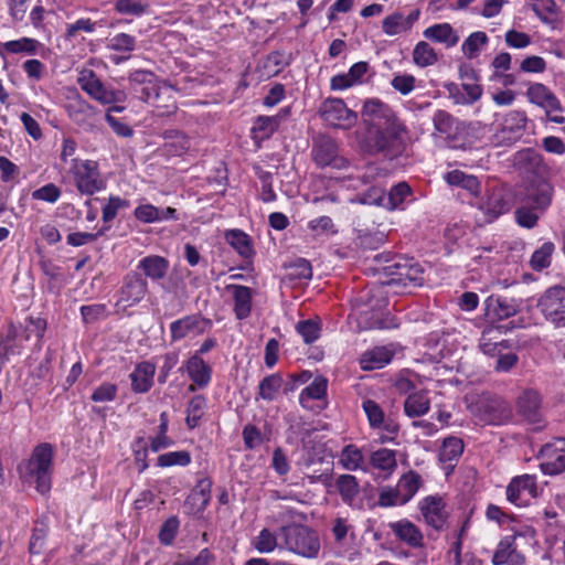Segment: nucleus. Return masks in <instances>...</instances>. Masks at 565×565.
Masks as SVG:
<instances>
[{
  "label": "nucleus",
  "mask_w": 565,
  "mask_h": 565,
  "mask_svg": "<svg viewBox=\"0 0 565 565\" xmlns=\"http://www.w3.org/2000/svg\"><path fill=\"white\" fill-rule=\"evenodd\" d=\"M430 401L425 392L409 394L404 402V411L408 417H419L428 413Z\"/></svg>",
  "instance_id": "42"
},
{
  "label": "nucleus",
  "mask_w": 565,
  "mask_h": 565,
  "mask_svg": "<svg viewBox=\"0 0 565 565\" xmlns=\"http://www.w3.org/2000/svg\"><path fill=\"white\" fill-rule=\"evenodd\" d=\"M226 290L232 292L234 300V313L238 320H244L250 316L253 289L243 285H227Z\"/></svg>",
  "instance_id": "25"
},
{
  "label": "nucleus",
  "mask_w": 565,
  "mask_h": 565,
  "mask_svg": "<svg viewBox=\"0 0 565 565\" xmlns=\"http://www.w3.org/2000/svg\"><path fill=\"white\" fill-rule=\"evenodd\" d=\"M206 406V399L202 395H196L191 398L186 408V425L189 428L198 426L201 417L203 416L204 408Z\"/></svg>",
  "instance_id": "54"
},
{
  "label": "nucleus",
  "mask_w": 565,
  "mask_h": 565,
  "mask_svg": "<svg viewBox=\"0 0 565 565\" xmlns=\"http://www.w3.org/2000/svg\"><path fill=\"white\" fill-rule=\"evenodd\" d=\"M463 452V441L458 437H447L444 439L439 450V461L445 470H452Z\"/></svg>",
  "instance_id": "29"
},
{
  "label": "nucleus",
  "mask_w": 565,
  "mask_h": 565,
  "mask_svg": "<svg viewBox=\"0 0 565 565\" xmlns=\"http://www.w3.org/2000/svg\"><path fill=\"white\" fill-rule=\"evenodd\" d=\"M412 196V189L406 182H399L393 186L387 195L381 193L375 200L376 204L383 205L390 210L399 207L408 198Z\"/></svg>",
  "instance_id": "33"
},
{
  "label": "nucleus",
  "mask_w": 565,
  "mask_h": 565,
  "mask_svg": "<svg viewBox=\"0 0 565 565\" xmlns=\"http://www.w3.org/2000/svg\"><path fill=\"white\" fill-rule=\"evenodd\" d=\"M279 118L276 116H258L252 128L255 138L268 139L278 129Z\"/></svg>",
  "instance_id": "48"
},
{
  "label": "nucleus",
  "mask_w": 565,
  "mask_h": 565,
  "mask_svg": "<svg viewBox=\"0 0 565 565\" xmlns=\"http://www.w3.org/2000/svg\"><path fill=\"white\" fill-rule=\"evenodd\" d=\"M117 392L116 384L104 382L93 391L90 399L95 403L111 402L116 398Z\"/></svg>",
  "instance_id": "64"
},
{
  "label": "nucleus",
  "mask_w": 565,
  "mask_h": 565,
  "mask_svg": "<svg viewBox=\"0 0 565 565\" xmlns=\"http://www.w3.org/2000/svg\"><path fill=\"white\" fill-rule=\"evenodd\" d=\"M488 41L489 39L484 32H473L463 41L461 45L462 53L468 58H475L478 56L481 47H483Z\"/></svg>",
  "instance_id": "51"
},
{
  "label": "nucleus",
  "mask_w": 565,
  "mask_h": 565,
  "mask_svg": "<svg viewBox=\"0 0 565 565\" xmlns=\"http://www.w3.org/2000/svg\"><path fill=\"white\" fill-rule=\"evenodd\" d=\"M147 0H116L114 10L124 15L140 17L148 11Z\"/></svg>",
  "instance_id": "50"
},
{
  "label": "nucleus",
  "mask_w": 565,
  "mask_h": 565,
  "mask_svg": "<svg viewBox=\"0 0 565 565\" xmlns=\"http://www.w3.org/2000/svg\"><path fill=\"white\" fill-rule=\"evenodd\" d=\"M475 221L478 226L493 223L501 215L510 211L511 204L507 194L500 188L488 189L476 204Z\"/></svg>",
  "instance_id": "5"
},
{
  "label": "nucleus",
  "mask_w": 565,
  "mask_h": 565,
  "mask_svg": "<svg viewBox=\"0 0 565 565\" xmlns=\"http://www.w3.org/2000/svg\"><path fill=\"white\" fill-rule=\"evenodd\" d=\"M71 172L77 190L83 194H94L106 185L100 178L96 161L72 159Z\"/></svg>",
  "instance_id": "7"
},
{
  "label": "nucleus",
  "mask_w": 565,
  "mask_h": 565,
  "mask_svg": "<svg viewBox=\"0 0 565 565\" xmlns=\"http://www.w3.org/2000/svg\"><path fill=\"white\" fill-rule=\"evenodd\" d=\"M383 273L388 279L384 282L387 286L407 287L420 286L424 282V270L422 266L412 258L394 256L386 260Z\"/></svg>",
  "instance_id": "4"
},
{
  "label": "nucleus",
  "mask_w": 565,
  "mask_h": 565,
  "mask_svg": "<svg viewBox=\"0 0 565 565\" xmlns=\"http://www.w3.org/2000/svg\"><path fill=\"white\" fill-rule=\"evenodd\" d=\"M395 536L411 547H422L424 537L419 529L408 520H399L388 524Z\"/></svg>",
  "instance_id": "27"
},
{
  "label": "nucleus",
  "mask_w": 565,
  "mask_h": 565,
  "mask_svg": "<svg viewBox=\"0 0 565 565\" xmlns=\"http://www.w3.org/2000/svg\"><path fill=\"white\" fill-rule=\"evenodd\" d=\"M425 522L435 530H441L447 522L448 512L441 497L429 495L419 503Z\"/></svg>",
  "instance_id": "20"
},
{
  "label": "nucleus",
  "mask_w": 565,
  "mask_h": 565,
  "mask_svg": "<svg viewBox=\"0 0 565 565\" xmlns=\"http://www.w3.org/2000/svg\"><path fill=\"white\" fill-rule=\"evenodd\" d=\"M39 47H41V43L38 40L32 38H21L4 43L0 42V55L2 57H6L8 53L34 55Z\"/></svg>",
  "instance_id": "34"
},
{
  "label": "nucleus",
  "mask_w": 565,
  "mask_h": 565,
  "mask_svg": "<svg viewBox=\"0 0 565 565\" xmlns=\"http://www.w3.org/2000/svg\"><path fill=\"white\" fill-rule=\"evenodd\" d=\"M526 96L532 104L545 108L546 105L556 97V95L544 84L534 83L526 90Z\"/></svg>",
  "instance_id": "49"
},
{
  "label": "nucleus",
  "mask_w": 565,
  "mask_h": 565,
  "mask_svg": "<svg viewBox=\"0 0 565 565\" xmlns=\"http://www.w3.org/2000/svg\"><path fill=\"white\" fill-rule=\"evenodd\" d=\"M438 57L435 50L424 41H420L416 44L413 51V61L416 65L420 67H426L434 65L437 62Z\"/></svg>",
  "instance_id": "53"
},
{
  "label": "nucleus",
  "mask_w": 565,
  "mask_h": 565,
  "mask_svg": "<svg viewBox=\"0 0 565 565\" xmlns=\"http://www.w3.org/2000/svg\"><path fill=\"white\" fill-rule=\"evenodd\" d=\"M526 115L521 110H511L502 119L500 129L492 136L494 146H510L519 140L526 126Z\"/></svg>",
  "instance_id": "12"
},
{
  "label": "nucleus",
  "mask_w": 565,
  "mask_h": 565,
  "mask_svg": "<svg viewBox=\"0 0 565 565\" xmlns=\"http://www.w3.org/2000/svg\"><path fill=\"white\" fill-rule=\"evenodd\" d=\"M185 367L189 377L193 381L189 387L190 391H195V385L200 388L206 387L211 382L212 369L198 354H193L186 361Z\"/></svg>",
  "instance_id": "24"
},
{
  "label": "nucleus",
  "mask_w": 565,
  "mask_h": 565,
  "mask_svg": "<svg viewBox=\"0 0 565 565\" xmlns=\"http://www.w3.org/2000/svg\"><path fill=\"white\" fill-rule=\"evenodd\" d=\"M327 387L328 381L324 377H316L312 383L305 387L300 393L299 403L302 407H308V401L321 399L327 393Z\"/></svg>",
  "instance_id": "47"
},
{
  "label": "nucleus",
  "mask_w": 565,
  "mask_h": 565,
  "mask_svg": "<svg viewBox=\"0 0 565 565\" xmlns=\"http://www.w3.org/2000/svg\"><path fill=\"white\" fill-rule=\"evenodd\" d=\"M284 547L307 558H316L320 551V540L316 531L301 524H288L279 529Z\"/></svg>",
  "instance_id": "3"
},
{
  "label": "nucleus",
  "mask_w": 565,
  "mask_h": 565,
  "mask_svg": "<svg viewBox=\"0 0 565 565\" xmlns=\"http://www.w3.org/2000/svg\"><path fill=\"white\" fill-rule=\"evenodd\" d=\"M68 117L76 124L81 129L90 131L95 127L94 116L96 114L95 108L83 99H78L67 106Z\"/></svg>",
  "instance_id": "26"
},
{
  "label": "nucleus",
  "mask_w": 565,
  "mask_h": 565,
  "mask_svg": "<svg viewBox=\"0 0 565 565\" xmlns=\"http://www.w3.org/2000/svg\"><path fill=\"white\" fill-rule=\"evenodd\" d=\"M137 93L142 102L153 105L160 116H168L177 110L173 88L157 78L140 87Z\"/></svg>",
  "instance_id": "6"
},
{
  "label": "nucleus",
  "mask_w": 565,
  "mask_h": 565,
  "mask_svg": "<svg viewBox=\"0 0 565 565\" xmlns=\"http://www.w3.org/2000/svg\"><path fill=\"white\" fill-rule=\"evenodd\" d=\"M537 308L555 327H565V287L555 285L546 289L539 299Z\"/></svg>",
  "instance_id": "9"
},
{
  "label": "nucleus",
  "mask_w": 565,
  "mask_h": 565,
  "mask_svg": "<svg viewBox=\"0 0 565 565\" xmlns=\"http://www.w3.org/2000/svg\"><path fill=\"white\" fill-rule=\"evenodd\" d=\"M148 292V282L140 274L129 273L125 276L117 306L124 308L138 305Z\"/></svg>",
  "instance_id": "15"
},
{
  "label": "nucleus",
  "mask_w": 565,
  "mask_h": 565,
  "mask_svg": "<svg viewBox=\"0 0 565 565\" xmlns=\"http://www.w3.org/2000/svg\"><path fill=\"white\" fill-rule=\"evenodd\" d=\"M362 408L366 414L371 427L379 428L384 422V412L381 406L372 399H365L362 403Z\"/></svg>",
  "instance_id": "63"
},
{
  "label": "nucleus",
  "mask_w": 565,
  "mask_h": 565,
  "mask_svg": "<svg viewBox=\"0 0 565 565\" xmlns=\"http://www.w3.org/2000/svg\"><path fill=\"white\" fill-rule=\"evenodd\" d=\"M537 497L539 488L534 475L516 476L507 487V499L516 507H527Z\"/></svg>",
  "instance_id": "13"
},
{
  "label": "nucleus",
  "mask_w": 565,
  "mask_h": 565,
  "mask_svg": "<svg viewBox=\"0 0 565 565\" xmlns=\"http://www.w3.org/2000/svg\"><path fill=\"white\" fill-rule=\"evenodd\" d=\"M49 532V523L46 518L38 520L32 531L29 551L31 554H40L44 547V542Z\"/></svg>",
  "instance_id": "52"
},
{
  "label": "nucleus",
  "mask_w": 565,
  "mask_h": 565,
  "mask_svg": "<svg viewBox=\"0 0 565 565\" xmlns=\"http://www.w3.org/2000/svg\"><path fill=\"white\" fill-rule=\"evenodd\" d=\"M226 242L244 258L249 259L254 255L250 237L241 230H231L225 234Z\"/></svg>",
  "instance_id": "40"
},
{
  "label": "nucleus",
  "mask_w": 565,
  "mask_h": 565,
  "mask_svg": "<svg viewBox=\"0 0 565 565\" xmlns=\"http://www.w3.org/2000/svg\"><path fill=\"white\" fill-rule=\"evenodd\" d=\"M154 373L156 365L152 362L138 363L129 375L131 390L135 393H147L152 387Z\"/></svg>",
  "instance_id": "28"
},
{
  "label": "nucleus",
  "mask_w": 565,
  "mask_h": 565,
  "mask_svg": "<svg viewBox=\"0 0 565 565\" xmlns=\"http://www.w3.org/2000/svg\"><path fill=\"white\" fill-rule=\"evenodd\" d=\"M422 484V477L416 471L411 470L399 478L395 487L398 490L401 498H403L407 503L416 494Z\"/></svg>",
  "instance_id": "43"
},
{
  "label": "nucleus",
  "mask_w": 565,
  "mask_h": 565,
  "mask_svg": "<svg viewBox=\"0 0 565 565\" xmlns=\"http://www.w3.org/2000/svg\"><path fill=\"white\" fill-rule=\"evenodd\" d=\"M377 504L382 508L404 505L406 502L401 498L396 487L385 486L379 490Z\"/></svg>",
  "instance_id": "59"
},
{
  "label": "nucleus",
  "mask_w": 565,
  "mask_h": 565,
  "mask_svg": "<svg viewBox=\"0 0 565 565\" xmlns=\"http://www.w3.org/2000/svg\"><path fill=\"white\" fill-rule=\"evenodd\" d=\"M553 195L554 188L548 181H532L525 188L520 199V205L514 212L516 223L527 230L534 228L540 217L552 204Z\"/></svg>",
  "instance_id": "1"
},
{
  "label": "nucleus",
  "mask_w": 565,
  "mask_h": 565,
  "mask_svg": "<svg viewBox=\"0 0 565 565\" xmlns=\"http://www.w3.org/2000/svg\"><path fill=\"white\" fill-rule=\"evenodd\" d=\"M77 83L85 93L103 105L121 103L126 99L125 92L107 88L90 70L83 71Z\"/></svg>",
  "instance_id": "10"
},
{
  "label": "nucleus",
  "mask_w": 565,
  "mask_h": 565,
  "mask_svg": "<svg viewBox=\"0 0 565 565\" xmlns=\"http://www.w3.org/2000/svg\"><path fill=\"white\" fill-rule=\"evenodd\" d=\"M129 201L119 196H110L108 202L103 207L102 218L105 223L111 222L120 210L129 207Z\"/></svg>",
  "instance_id": "61"
},
{
  "label": "nucleus",
  "mask_w": 565,
  "mask_h": 565,
  "mask_svg": "<svg viewBox=\"0 0 565 565\" xmlns=\"http://www.w3.org/2000/svg\"><path fill=\"white\" fill-rule=\"evenodd\" d=\"M516 412L526 422L537 424L542 422V396L534 388H525L515 401Z\"/></svg>",
  "instance_id": "17"
},
{
  "label": "nucleus",
  "mask_w": 565,
  "mask_h": 565,
  "mask_svg": "<svg viewBox=\"0 0 565 565\" xmlns=\"http://www.w3.org/2000/svg\"><path fill=\"white\" fill-rule=\"evenodd\" d=\"M487 134V126L481 122H459L450 148L468 149L481 141Z\"/></svg>",
  "instance_id": "21"
},
{
  "label": "nucleus",
  "mask_w": 565,
  "mask_h": 565,
  "mask_svg": "<svg viewBox=\"0 0 565 565\" xmlns=\"http://www.w3.org/2000/svg\"><path fill=\"white\" fill-rule=\"evenodd\" d=\"M393 353L384 347H377L364 352L360 359L363 370L382 369L391 362Z\"/></svg>",
  "instance_id": "35"
},
{
  "label": "nucleus",
  "mask_w": 565,
  "mask_h": 565,
  "mask_svg": "<svg viewBox=\"0 0 565 565\" xmlns=\"http://www.w3.org/2000/svg\"><path fill=\"white\" fill-rule=\"evenodd\" d=\"M319 113L324 122L334 128L349 129L358 120L356 114L349 109L341 98L326 99Z\"/></svg>",
  "instance_id": "11"
},
{
  "label": "nucleus",
  "mask_w": 565,
  "mask_h": 565,
  "mask_svg": "<svg viewBox=\"0 0 565 565\" xmlns=\"http://www.w3.org/2000/svg\"><path fill=\"white\" fill-rule=\"evenodd\" d=\"M212 327V321L201 316L190 315L178 319L170 324L171 340L180 341L190 335L205 333Z\"/></svg>",
  "instance_id": "16"
},
{
  "label": "nucleus",
  "mask_w": 565,
  "mask_h": 565,
  "mask_svg": "<svg viewBox=\"0 0 565 565\" xmlns=\"http://www.w3.org/2000/svg\"><path fill=\"white\" fill-rule=\"evenodd\" d=\"M282 377L279 374H271L259 383V396L266 401H273L282 385Z\"/></svg>",
  "instance_id": "58"
},
{
  "label": "nucleus",
  "mask_w": 565,
  "mask_h": 565,
  "mask_svg": "<svg viewBox=\"0 0 565 565\" xmlns=\"http://www.w3.org/2000/svg\"><path fill=\"white\" fill-rule=\"evenodd\" d=\"M406 128L402 121H393L384 127H377L369 132L366 147L372 153L392 152L399 143Z\"/></svg>",
  "instance_id": "8"
},
{
  "label": "nucleus",
  "mask_w": 565,
  "mask_h": 565,
  "mask_svg": "<svg viewBox=\"0 0 565 565\" xmlns=\"http://www.w3.org/2000/svg\"><path fill=\"white\" fill-rule=\"evenodd\" d=\"M138 268L142 269L143 274L152 280L162 279L169 269V262L161 256L151 255L143 257Z\"/></svg>",
  "instance_id": "36"
},
{
  "label": "nucleus",
  "mask_w": 565,
  "mask_h": 565,
  "mask_svg": "<svg viewBox=\"0 0 565 565\" xmlns=\"http://www.w3.org/2000/svg\"><path fill=\"white\" fill-rule=\"evenodd\" d=\"M445 180L448 184L460 186L473 195L480 193L481 184L477 177L467 174L460 170H452L445 175Z\"/></svg>",
  "instance_id": "41"
},
{
  "label": "nucleus",
  "mask_w": 565,
  "mask_h": 565,
  "mask_svg": "<svg viewBox=\"0 0 565 565\" xmlns=\"http://www.w3.org/2000/svg\"><path fill=\"white\" fill-rule=\"evenodd\" d=\"M520 308L521 301L513 298L490 297L488 299V309L498 320H503L513 317L520 311Z\"/></svg>",
  "instance_id": "31"
},
{
  "label": "nucleus",
  "mask_w": 565,
  "mask_h": 565,
  "mask_svg": "<svg viewBox=\"0 0 565 565\" xmlns=\"http://www.w3.org/2000/svg\"><path fill=\"white\" fill-rule=\"evenodd\" d=\"M308 228L315 233V235H333L338 233L335 225L330 216L323 215L311 220L308 223Z\"/></svg>",
  "instance_id": "62"
},
{
  "label": "nucleus",
  "mask_w": 565,
  "mask_h": 565,
  "mask_svg": "<svg viewBox=\"0 0 565 565\" xmlns=\"http://www.w3.org/2000/svg\"><path fill=\"white\" fill-rule=\"evenodd\" d=\"M555 252V244L552 242H545L532 254L530 265L532 269L540 271L550 267L552 263V256Z\"/></svg>",
  "instance_id": "46"
},
{
  "label": "nucleus",
  "mask_w": 565,
  "mask_h": 565,
  "mask_svg": "<svg viewBox=\"0 0 565 565\" xmlns=\"http://www.w3.org/2000/svg\"><path fill=\"white\" fill-rule=\"evenodd\" d=\"M212 480L210 478L200 479L193 489L190 500L198 504V512H203L211 501Z\"/></svg>",
  "instance_id": "45"
},
{
  "label": "nucleus",
  "mask_w": 565,
  "mask_h": 565,
  "mask_svg": "<svg viewBox=\"0 0 565 565\" xmlns=\"http://www.w3.org/2000/svg\"><path fill=\"white\" fill-rule=\"evenodd\" d=\"M424 36L435 42L444 43L447 47L455 46L459 36L449 23H438L427 28Z\"/></svg>",
  "instance_id": "37"
},
{
  "label": "nucleus",
  "mask_w": 565,
  "mask_h": 565,
  "mask_svg": "<svg viewBox=\"0 0 565 565\" xmlns=\"http://www.w3.org/2000/svg\"><path fill=\"white\" fill-rule=\"evenodd\" d=\"M504 333L503 326H488L483 329L480 340V350L490 358H499L504 350L510 349L511 344L508 340L502 339Z\"/></svg>",
  "instance_id": "19"
},
{
  "label": "nucleus",
  "mask_w": 565,
  "mask_h": 565,
  "mask_svg": "<svg viewBox=\"0 0 565 565\" xmlns=\"http://www.w3.org/2000/svg\"><path fill=\"white\" fill-rule=\"evenodd\" d=\"M53 456L52 445L42 443L34 447L26 463L19 466L21 478L34 482L41 494L49 493L52 487Z\"/></svg>",
  "instance_id": "2"
},
{
  "label": "nucleus",
  "mask_w": 565,
  "mask_h": 565,
  "mask_svg": "<svg viewBox=\"0 0 565 565\" xmlns=\"http://www.w3.org/2000/svg\"><path fill=\"white\" fill-rule=\"evenodd\" d=\"M338 463L345 470L356 471L366 470L364 467V456L355 445H347L339 455Z\"/></svg>",
  "instance_id": "39"
},
{
  "label": "nucleus",
  "mask_w": 565,
  "mask_h": 565,
  "mask_svg": "<svg viewBox=\"0 0 565 565\" xmlns=\"http://www.w3.org/2000/svg\"><path fill=\"white\" fill-rule=\"evenodd\" d=\"M483 417L488 424L500 425L508 422L512 416L510 404L500 397L489 398L482 403Z\"/></svg>",
  "instance_id": "23"
},
{
  "label": "nucleus",
  "mask_w": 565,
  "mask_h": 565,
  "mask_svg": "<svg viewBox=\"0 0 565 565\" xmlns=\"http://www.w3.org/2000/svg\"><path fill=\"white\" fill-rule=\"evenodd\" d=\"M311 154L319 167L344 169L348 166L347 159L338 154L337 142L327 136H321L315 140Z\"/></svg>",
  "instance_id": "14"
},
{
  "label": "nucleus",
  "mask_w": 565,
  "mask_h": 565,
  "mask_svg": "<svg viewBox=\"0 0 565 565\" xmlns=\"http://www.w3.org/2000/svg\"><path fill=\"white\" fill-rule=\"evenodd\" d=\"M521 556L522 555L518 553L514 547V537L507 536L499 542L492 557V563L493 565H503L508 562L514 561L515 558H521Z\"/></svg>",
  "instance_id": "44"
},
{
  "label": "nucleus",
  "mask_w": 565,
  "mask_h": 565,
  "mask_svg": "<svg viewBox=\"0 0 565 565\" xmlns=\"http://www.w3.org/2000/svg\"><path fill=\"white\" fill-rule=\"evenodd\" d=\"M435 131L447 141L450 147L457 131V121L448 111L439 109L433 117Z\"/></svg>",
  "instance_id": "32"
},
{
  "label": "nucleus",
  "mask_w": 565,
  "mask_h": 565,
  "mask_svg": "<svg viewBox=\"0 0 565 565\" xmlns=\"http://www.w3.org/2000/svg\"><path fill=\"white\" fill-rule=\"evenodd\" d=\"M532 10L544 23L553 22L558 11L554 0H532Z\"/></svg>",
  "instance_id": "56"
},
{
  "label": "nucleus",
  "mask_w": 565,
  "mask_h": 565,
  "mask_svg": "<svg viewBox=\"0 0 565 565\" xmlns=\"http://www.w3.org/2000/svg\"><path fill=\"white\" fill-rule=\"evenodd\" d=\"M335 488L342 501L348 505H353L360 493V484L356 477L353 475L339 476L335 479Z\"/></svg>",
  "instance_id": "38"
},
{
  "label": "nucleus",
  "mask_w": 565,
  "mask_h": 565,
  "mask_svg": "<svg viewBox=\"0 0 565 565\" xmlns=\"http://www.w3.org/2000/svg\"><path fill=\"white\" fill-rule=\"evenodd\" d=\"M97 28V22L89 18H81L73 23H68L65 30V39L74 40L79 36L82 32L94 33Z\"/></svg>",
  "instance_id": "57"
},
{
  "label": "nucleus",
  "mask_w": 565,
  "mask_h": 565,
  "mask_svg": "<svg viewBox=\"0 0 565 565\" xmlns=\"http://www.w3.org/2000/svg\"><path fill=\"white\" fill-rule=\"evenodd\" d=\"M190 462H191V456L185 450L166 452L158 457V466L159 467H171V466L185 467Z\"/></svg>",
  "instance_id": "60"
},
{
  "label": "nucleus",
  "mask_w": 565,
  "mask_h": 565,
  "mask_svg": "<svg viewBox=\"0 0 565 565\" xmlns=\"http://www.w3.org/2000/svg\"><path fill=\"white\" fill-rule=\"evenodd\" d=\"M370 463L374 469L384 472L383 478L387 479L397 468L396 451L380 448L370 455Z\"/></svg>",
  "instance_id": "30"
},
{
  "label": "nucleus",
  "mask_w": 565,
  "mask_h": 565,
  "mask_svg": "<svg viewBox=\"0 0 565 565\" xmlns=\"http://www.w3.org/2000/svg\"><path fill=\"white\" fill-rule=\"evenodd\" d=\"M362 117L365 122L374 128L387 126L393 121H401L395 111L380 99H369L362 108Z\"/></svg>",
  "instance_id": "18"
},
{
  "label": "nucleus",
  "mask_w": 565,
  "mask_h": 565,
  "mask_svg": "<svg viewBox=\"0 0 565 565\" xmlns=\"http://www.w3.org/2000/svg\"><path fill=\"white\" fill-rule=\"evenodd\" d=\"M540 468L544 475H558L565 470V449L546 444L540 450Z\"/></svg>",
  "instance_id": "22"
},
{
  "label": "nucleus",
  "mask_w": 565,
  "mask_h": 565,
  "mask_svg": "<svg viewBox=\"0 0 565 565\" xmlns=\"http://www.w3.org/2000/svg\"><path fill=\"white\" fill-rule=\"evenodd\" d=\"M255 550L262 554H268L278 546L277 535L269 529H263L252 542Z\"/></svg>",
  "instance_id": "55"
}]
</instances>
